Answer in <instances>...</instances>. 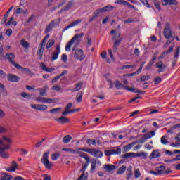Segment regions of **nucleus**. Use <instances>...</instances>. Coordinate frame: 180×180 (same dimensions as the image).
<instances>
[{
    "label": "nucleus",
    "instance_id": "393cba45",
    "mask_svg": "<svg viewBox=\"0 0 180 180\" xmlns=\"http://www.w3.org/2000/svg\"><path fill=\"white\" fill-rule=\"evenodd\" d=\"M54 25H56V22L54 21H51L47 26L45 30V33H49V32H51L53 27H54Z\"/></svg>",
    "mask_w": 180,
    "mask_h": 180
},
{
    "label": "nucleus",
    "instance_id": "20e7f679",
    "mask_svg": "<svg viewBox=\"0 0 180 180\" xmlns=\"http://www.w3.org/2000/svg\"><path fill=\"white\" fill-rule=\"evenodd\" d=\"M73 57L75 60H79V61H83L85 60V55L84 54V51L82 49L77 48L75 50V46L72 49Z\"/></svg>",
    "mask_w": 180,
    "mask_h": 180
},
{
    "label": "nucleus",
    "instance_id": "c03bdc74",
    "mask_svg": "<svg viewBox=\"0 0 180 180\" xmlns=\"http://www.w3.org/2000/svg\"><path fill=\"white\" fill-rule=\"evenodd\" d=\"M111 153L112 155L114 154L120 155L122 153V149L120 148H117V149H111Z\"/></svg>",
    "mask_w": 180,
    "mask_h": 180
},
{
    "label": "nucleus",
    "instance_id": "a211bd4d",
    "mask_svg": "<svg viewBox=\"0 0 180 180\" xmlns=\"http://www.w3.org/2000/svg\"><path fill=\"white\" fill-rule=\"evenodd\" d=\"M117 169V166L113 165H105L104 169L107 172H110L111 171H115V169Z\"/></svg>",
    "mask_w": 180,
    "mask_h": 180
},
{
    "label": "nucleus",
    "instance_id": "4d7b16f0",
    "mask_svg": "<svg viewBox=\"0 0 180 180\" xmlns=\"http://www.w3.org/2000/svg\"><path fill=\"white\" fill-rule=\"evenodd\" d=\"M141 176V173H140V170L139 169H136L134 172V177L140 178Z\"/></svg>",
    "mask_w": 180,
    "mask_h": 180
},
{
    "label": "nucleus",
    "instance_id": "e433bc0d",
    "mask_svg": "<svg viewBox=\"0 0 180 180\" xmlns=\"http://www.w3.org/2000/svg\"><path fill=\"white\" fill-rule=\"evenodd\" d=\"M41 67L42 70H44V71H46V72H52V71H54V68H47V66H46V65H44V63H42L41 65Z\"/></svg>",
    "mask_w": 180,
    "mask_h": 180
},
{
    "label": "nucleus",
    "instance_id": "a878e982",
    "mask_svg": "<svg viewBox=\"0 0 180 180\" xmlns=\"http://www.w3.org/2000/svg\"><path fill=\"white\" fill-rule=\"evenodd\" d=\"M127 167L125 165H122L120 167L117 171V175H123L124 172H126Z\"/></svg>",
    "mask_w": 180,
    "mask_h": 180
},
{
    "label": "nucleus",
    "instance_id": "5fc2aeb1",
    "mask_svg": "<svg viewBox=\"0 0 180 180\" xmlns=\"http://www.w3.org/2000/svg\"><path fill=\"white\" fill-rule=\"evenodd\" d=\"M160 141L162 144H168V140H167V136H162Z\"/></svg>",
    "mask_w": 180,
    "mask_h": 180
},
{
    "label": "nucleus",
    "instance_id": "79ce46f5",
    "mask_svg": "<svg viewBox=\"0 0 180 180\" xmlns=\"http://www.w3.org/2000/svg\"><path fill=\"white\" fill-rule=\"evenodd\" d=\"M86 143L89 146H96V141L94 139H87Z\"/></svg>",
    "mask_w": 180,
    "mask_h": 180
},
{
    "label": "nucleus",
    "instance_id": "0eeeda50",
    "mask_svg": "<svg viewBox=\"0 0 180 180\" xmlns=\"http://www.w3.org/2000/svg\"><path fill=\"white\" fill-rule=\"evenodd\" d=\"M11 64H12L17 70H20L22 72H25V74H30V75H33V72L30 71V69L27 68H23L20 65L16 63L15 61H11Z\"/></svg>",
    "mask_w": 180,
    "mask_h": 180
},
{
    "label": "nucleus",
    "instance_id": "2f4dec72",
    "mask_svg": "<svg viewBox=\"0 0 180 180\" xmlns=\"http://www.w3.org/2000/svg\"><path fill=\"white\" fill-rule=\"evenodd\" d=\"M131 157H133L134 158H136V153H125L122 155V158H126L127 160L129 159V158H131Z\"/></svg>",
    "mask_w": 180,
    "mask_h": 180
},
{
    "label": "nucleus",
    "instance_id": "1a4fd4ad",
    "mask_svg": "<svg viewBox=\"0 0 180 180\" xmlns=\"http://www.w3.org/2000/svg\"><path fill=\"white\" fill-rule=\"evenodd\" d=\"M35 101L37 102H41V103H56L57 101H56L54 98H46V97H37L35 98Z\"/></svg>",
    "mask_w": 180,
    "mask_h": 180
},
{
    "label": "nucleus",
    "instance_id": "8fccbe9b",
    "mask_svg": "<svg viewBox=\"0 0 180 180\" xmlns=\"http://www.w3.org/2000/svg\"><path fill=\"white\" fill-rule=\"evenodd\" d=\"M127 1H124V0H116L115 1V4H116V5H124V6H126V3H127Z\"/></svg>",
    "mask_w": 180,
    "mask_h": 180
},
{
    "label": "nucleus",
    "instance_id": "774afa93",
    "mask_svg": "<svg viewBox=\"0 0 180 180\" xmlns=\"http://www.w3.org/2000/svg\"><path fill=\"white\" fill-rule=\"evenodd\" d=\"M12 178H13V176H12L11 175H5L4 177H3V179H2V180H11V179H12Z\"/></svg>",
    "mask_w": 180,
    "mask_h": 180
},
{
    "label": "nucleus",
    "instance_id": "7c9ffc66",
    "mask_svg": "<svg viewBox=\"0 0 180 180\" xmlns=\"http://www.w3.org/2000/svg\"><path fill=\"white\" fill-rule=\"evenodd\" d=\"M60 155H61V153L60 152H56L53 153L51 155L52 161H57V159L60 158Z\"/></svg>",
    "mask_w": 180,
    "mask_h": 180
},
{
    "label": "nucleus",
    "instance_id": "bf43d9fd",
    "mask_svg": "<svg viewBox=\"0 0 180 180\" xmlns=\"http://www.w3.org/2000/svg\"><path fill=\"white\" fill-rule=\"evenodd\" d=\"M166 65L164 64V63H162V61H158L157 63H156V68H161V67H164Z\"/></svg>",
    "mask_w": 180,
    "mask_h": 180
},
{
    "label": "nucleus",
    "instance_id": "cd10ccee",
    "mask_svg": "<svg viewBox=\"0 0 180 180\" xmlns=\"http://www.w3.org/2000/svg\"><path fill=\"white\" fill-rule=\"evenodd\" d=\"M0 92L3 96H8V91L6 90L5 86L0 83Z\"/></svg>",
    "mask_w": 180,
    "mask_h": 180
},
{
    "label": "nucleus",
    "instance_id": "6ab92c4d",
    "mask_svg": "<svg viewBox=\"0 0 180 180\" xmlns=\"http://www.w3.org/2000/svg\"><path fill=\"white\" fill-rule=\"evenodd\" d=\"M72 108V103H69L67 106L65 108V111L62 112V115L63 116H65L67 115H69V113H71V108Z\"/></svg>",
    "mask_w": 180,
    "mask_h": 180
},
{
    "label": "nucleus",
    "instance_id": "f8f14e48",
    "mask_svg": "<svg viewBox=\"0 0 180 180\" xmlns=\"http://www.w3.org/2000/svg\"><path fill=\"white\" fill-rule=\"evenodd\" d=\"M7 79L10 82H18V81L20 80V77H19V76H16L15 75L8 74V75H7Z\"/></svg>",
    "mask_w": 180,
    "mask_h": 180
},
{
    "label": "nucleus",
    "instance_id": "680f3d73",
    "mask_svg": "<svg viewBox=\"0 0 180 180\" xmlns=\"http://www.w3.org/2000/svg\"><path fill=\"white\" fill-rule=\"evenodd\" d=\"M150 75L142 76L141 77V81L144 82L146 81H148V79H150Z\"/></svg>",
    "mask_w": 180,
    "mask_h": 180
},
{
    "label": "nucleus",
    "instance_id": "6e6552de",
    "mask_svg": "<svg viewBox=\"0 0 180 180\" xmlns=\"http://www.w3.org/2000/svg\"><path fill=\"white\" fill-rule=\"evenodd\" d=\"M79 157H81L82 158H84L86 160V164H84L82 169L81 171L84 172L85 169H86V168H88V165H89V162H91V159L89 158V156H88V154L82 152L81 153H79Z\"/></svg>",
    "mask_w": 180,
    "mask_h": 180
},
{
    "label": "nucleus",
    "instance_id": "2eb2a0df",
    "mask_svg": "<svg viewBox=\"0 0 180 180\" xmlns=\"http://www.w3.org/2000/svg\"><path fill=\"white\" fill-rule=\"evenodd\" d=\"M158 157H161V153H160V150L156 149L154 150L149 156L150 160H153L155 158H158Z\"/></svg>",
    "mask_w": 180,
    "mask_h": 180
},
{
    "label": "nucleus",
    "instance_id": "39448f33",
    "mask_svg": "<svg viewBox=\"0 0 180 180\" xmlns=\"http://www.w3.org/2000/svg\"><path fill=\"white\" fill-rule=\"evenodd\" d=\"M49 155H50V152H45L42 155L41 162L44 164L46 169H51V167H53V162L49 161Z\"/></svg>",
    "mask_w": 180,
    "mask_h": 180
},
{
    "label": "nucleus",
    "instance_id": "3c124183",
    "mask_svg": "<svg viewBox=\"0 0 180 180\" xmlns=\"http://www.w3.org/2000/svg\"><path fill=\"white\" fill-rule=\"evenodd\" d=\"M61 110V108H53L50 110V113L52 115L54 113H58Z\"/></svg>",
    "mask_w": 180,
    "mask_h": 180
},
{
    "label": "nucleus",
    "instance_id": "5701e85b",
    "mask_svg": "<svg viewBox=\"0 0 180 180\" xmlns=\"http://www.w3.org/2000/svg\"><path fill=\"white\" fill-rule=\"evenodd\" d=\"M174 47H175V44L172 43V46L168 49L167 51L163 52V53L160 56V58H164V57H165L167 54H169V53H171V51L174 50Z\"/></svg>",
    "mask_w": 180,
    "mask_h": 180
},
{
    "label": "nucleus",
    "instance_id": "473e14b6",
    "mask_svg": "<svg viewBox=\"0 0 180 180\" xmlns=\"http://www.w3.org/2000/svg\"><path fill=\"white\" fill-rule=\"evenodd\" d=\"M72 140V137H71V135H66L63 139V142L64 144H68L69 141H71Z\"/></svg>",
    "mask_w": 180,
    "mask_h": 180
},
{
    "label": "nucleus",
    "instance_id": "6e6d98bb",
    "mask_svg": "<svg viewBox=\"0 0 180 180\" xmlns=\"http://www.w3.org/2000/svg\"><path fill=\"white\" fill-rule=\"evenodd\" d=\"M122 40H123V39H122V38H120L118 40L116 39L114 42V46L119 47V46H120V43H122Z\"/></svg>",
    "mask_w": 180,
    "mask_h": 180
},
{
    "label": "nucleus",
    "instance_id": "a18cd8bd",
    "mask_svg": "<svg viewBox=\"0 0 180 180\" xmlns=\"http://www.w3.org/2000/svg\"><path fill=\"white\" fill-rule=\"evenodd\" d=\"M6 57L10 60V63H11V61H13L12 60H15V54L13 53H6Z\"/></svg>",
    "mask_w": 180,
    "mask_h": 180
},
{
    "label": "nucleus",
    "instance_id": "864d4df0",
    "mask_svg": "<svg viewBox=\"0 0 180 180\" xmlns=\"http://www.w3.org/2000/svg\"><path fill=\"white\" fill-rule=\"evenodd\" d=\"M6 170L8 171V172H15V171H16V169L13 166H12L6 167Z\"/></svg>",
    "mask_w": 180,
    "mask_h": 180
},
{
    "label": "nucleus",
    "instance_id": "72a5a7b5",
    "mask_svg": "<svg viewBox=\"0 0 180 180\" xmlns=\"http://www.w3.org/2000/svg\"><path fill=\"white\" fill-rule=\"evenodd\" d=\"M20 43L21 46L24 47V49H29L30 47V44H29V42L26 41L25 39H22Z\"/></svg>",
    "mask_w": 180,
    "mask_h": 180
},
{
    "label": "nucleus",
    "instance_id": "b1692460",
    "mask_svg": "<svg viewBox=\"0 0 180 180\" xmlns=\"http://www.w3.org/2000/svg\"><path fill=\"white\" fill-rule=\"evenodd\" d=\"M136 144H137V141H134V142L125 146L124 148V151H130V150H131V148H133V147H134V146H136Z\"/></svg>",
    "mask_w": 180,
    "mask_h": 180
},
{
    "label": "nucleus",
    "instance_id": "09e8293b",
    "mask_svg": "<svg viewBox=\"0 0 180 180\" xmlns=\"http://www.w3.org/2000/svg\"><path fill=\"white\" fill-rule=\"evenodd\" d=\"M135 157H143L146 158L147 157V153L146 152H141L135 154Z\"/></svg>",
    "mask_w": 180,
    "mask_h": 180
},
{
    "label": "nucleus",
    "instance_id": "58836bf2",
    "mask_svg": "<svg viewBox=\"0 0 180 180\" xmlns=\"http://www.w3.org/2000/svg\"><path fill=\"white\" fill-rule=\"evenodd\" d=\"M84 36H85V33L82 32L80 34H75L72 39L75 42V40H78V39H81V37H84Z\"/></svg>",
    "mask_w": 180,
    "mask_h": 180
},
{
    "label": "nucleus",
    "instance_id": "c9c22d12",
    "mask_svg": "<svg viewBox=\"0 0 180 180\" xmlns=\"http://www.w3.org/2000/svg\"><path fill=\"white\" fill-rule=\"evenodd\" d=\"M143 136L146 137L147 140H148V139H151V137L155 136V131H152L150 132L146 133L143 134Z\"/></svg>",
    "mask_w": 180,
    "mask_h": 180
},
{
    "label": "nucleus",
    "instance_id": "7ed1b4c3",
    "mask_svg": "<svg viewBox=\"0 0 180 180\" xmlns=\"http://www.w3.org/2000/svg\"><path fill=\"white\" fill-rule=\"evenodd\" d=\"M49 39H50V34L46 35L39 44V49L37 55L39 60H41L43 58V53H44V48L46 47V41H47Z\"/></svg>",
    "mask_w": 180,
    "mask_h": 180
},
{
    "label": "nucleus",
    "instance_id": "423d86ee",
    "mask_svg": "<svg viewBox=\"0 0 180 180\" xmlns=\"http://www.w3.org/2000/svg\"><path fill=\"white\" fill-rule=\"evenodd\" d=\"M82 151H84V153H88L93 155V157H96V158H101V157H103V153L101 150L94 148H86V149H79Z\"/></svg>",
    "mask_w": 180,
    "mask_h": 180
},
{
    "label": "nucleus",
    "instance_id": "69168bd1",
    "mask_svg": "<svg viewBox=\"0 0 180 180\" xmlns=\"http://www.w3.org/2000/svg\"><path fill=\"white\" fill-rule=\"evenodd\" d=\"M8 131V129L5 128L4 127L0 126V133L1 134H4Z\"/></svg>",
    "mask_w": 180,
    "mask_h": 180
},
{
    "label": "nucleus",
    "instance_id": "bb28decb",
    "mask_svg": "<svg viewBox=\"0 0 180 180\" xmlns=\"http://www.w3.org/2000/svg\"><path fill=\"white\" fill-rule=\"evenodd\" d=\"M82 86H84V83L82 82L77 83L76 85H75V88L71 91L72 92H77V91H79V89H81Z\"/></svg>",
    "mask_w": 180,
    "mask_h": 180
},
{
    "label": "nucleus",
    "instance_id": "aec40b11",
    "mask_svg": "<svg viewBox=\"0 0 180 180\" xmlns=\"http://www.w3.org/2000/svg\"><path fill=\"white\" fill-rule=\"evenodd\" d=\"M127 174V180H130L131 176H133V167L129 166L126 172Z\"/></svg>",
    "mask_w": 180,
    "mask_h": 180
},
{
    "label": "nucleus",
    "instance_id": "9b49d317",
    "mask_svg": "<svg viewBox=\"0 0 180 180\" xmlns=\"http://www.w3.org/2000/svg\"><path fill=\"white\" fill-rule=\"evenodd\" d=\"M74 6V0L68 1V3L58 12L59 14H61L64 12H68L71 7Z\"/></svg>",
    "mask_w": 180,
    "mask_h": 180
},
{
    "label": "nucleus",
    "instance_id": "f704fd0d",
    "mask_svg": "<svg viewBox=\"0 0 180 180\" xmlns=\"http://www.w3.org/2000/svg\"><path fill=\"white\" fill-rule=\"evenodd\" d=\"M101 13H103V10H102V8L96 10V11L93 13V15H94V18H99V15H101Z\"/></svg>",
    "mask_w": 180,
    "mask_h": 180
},
{
    "label": "nucleus",
    "instance_id": "f257e3e1",
    "mask_svg": "<svg viewBox=\"0 0 180 180\" xmlns=\"http://www.w3.org/2000/svg\"><path fill=\"white\" fill-rule=\"evenodd\" d=\"M4 141H6L8 144H5ZM11 143H12V140L6 136H3L2 139H0V157L1 158H9V154L5 151L9 150Z\"/></svg>",
    "mask_w": 180,
    "mask_h": 180
},
{
    "label": "nucleus",
    "instance_id": "de8ad7c7",
    "mask_svg": "<svg viewBox=\"0 0 180 180\" xmlns=\"http://www.w3.org/2000/svg\"><path fill=\"white\" fill-rule=\"evenodd\" d=\"M172 170L169 169H167L165 171L163 170H159V174H165V175H169V174H172Z\"/></svg>",
    "mask_w": 180,
    "mask_h": 180
},
{
    "label": "nucleus",
    "instance_id": "4468645a",
    "mask_svg": "<svg viewBox=\"0 0 180 180\" xmlns=\"http://www.w3.org/2000/svg\"><path fill=\"white\" fill-rule=\"evenodd\" d=\"M162 5H163V6H167V5H174L176 6L178 5V2L176 0H162Z\"/></svg>",
    "mask_w": 180,
    "mask_h": 180
},
{
    "label": "nucleus",
    "instance_id": "603ef678",
    "mask_svg": "<svg viewBox=\"0 0 180 180\" xmlns=\"http://www.w3.org/2000/svg\"><path fill=\"white\" fill-rule=\"evenodd\" d=\"M136 67L135 65H124L121 68V70H127V68H134Z\"/></svg>",
    "mask_w": 180,
    "mask_h": 180
},
{
    "label": "nucleus",
    "instance_id": "13d9d810",
    "mask_svg": "<svg viewBox=\"0 0 180 180\" xmlns=\"http://www.w3.org/2000/svg\"><path fill=\"white\" fill-rule=\"evenodd\" d=\"M18 151H20L21 155H26L28 153L27 150L23 148L18 149Z\"/></svg>",
    "mask_w": 180,
    "mask_h": 180
},
{
    "label": "nucleus",
    "instance_id": "9d476101",
    "mask_svg": "<svg viewBox=\"0 0 180 180\" xmlns=\"http://www.w3.org/2000/svg\"><path fill=\"white\" fill-rule=\"evenodd\" d=\"M30 107L32 109H35L36 110H40L42 112L43 110H47V105L44 104H31Z\"/></svg>",
    "mask_w": 180,
    "mask_h": 180
},
{
    "label": "nucleus",
    "instance_id": "ddd939ff",
    "mask_svg": "<svg viewBox=\"0 0 180 180\" xmlns=\"http://www.w3.org/2000/svg\"><path fill=\"white\" fill-rule=\"evenodd\" d=\"M81 22H82V20L81 19H78L72 22L69 25L64 28V32H65V30H68V29H71V27H74V26H78Z\"/></svg>",
    "mask_w": 180,
    "mask_h": 180
},
{
    "label": "nucleus",
    "instance_id": "49530a36",
    "mask_svg": "<svg viewBox=\"0 0 180 180\" xmlns=\"http://www.w3.org/2000/svg\"><path fill=\"white\" fill-rule=\"evenodd\" d=\"M21 96L25 99H30L32 98V94L26 92L21 93Z\"/></svg>",
    "mask_w": 180,
    "mask_h": 180
},
{
    "label": "nucleus",
    "instance_id": "0e129e2a",
    "mask_svg": "<svg viewBox=\"0 0 180 180\" xmlns=\"http://www.w3.org/2000/svg\"><path fill=\"white\" fill-rule=\"evenodd\" d=\"M52 91H61V86L55 85L51 88Z\"/></svg>",
    "mask_w": 180,
    "mask_h": 180
},
{
    "label": "nucleus",
    "instance_id": "c85d7f7f",
    "mask_svg": "<svg viewBox=\"0 0 180 180\" xmlns=\"http://www.w3.org/2000/svg\"><path fill=\"white\" fill-rule=\"evenodd\" d=\"M103 13L105 12H110L112 9H115V7L113 6L108 5L103 8H101Z\"/></svg>",
    "mask_w": 180,
    "mask_h": 180
},
{
    "label": "nucleus",
    "instance_id": "338daca9",
    "mask_svg": "<svg viewBox=\"0 0 180 180\" xmlns=\"http://www.w3.org/2000/svg\"><path fill=\"white\" fill-rule=\"evenodd\" d=\"M120 37V32H117L114 34V37H112V40H117Z\"/></svg>",
    "mask_w": 180,
    "mask_h": 180
},
{
    "label": "nucleus",
    "instance_id": "37998d69",
    "mask_svg": "<svg viewBox=\"0 0 180 180\" xmlns=\"http://www.w3.org/2000/svg\"><path fill=\"white\" fill-rule=\"evenodd\" d=\"M115 88L117 89H120V88H124V86H124L123 84L120 83V82H119L117 80L115 82Z\"/></svg>",
    "mask_w": 180,
    "mask_h": 180
},
{
    "label": "nucleus",
    "instance_id": "a19ab883",
    "mask_svg": "<svg viewBox=\"0 0 180 180\" xmlns=\"http://www.w3.org/2000/svg\"><path fill=\"white\" fill-rule=\"evenodd\" d=\"M76 99L78 103H81V102L82 101V91H79L77 94Z\"/></svg>",
    "mask_w": 180,
    "mask_h": 180
},
{
    "label": "nucleus",
    "instance_id": "dca6fc26",
    "mask_svg": "<svg viewBox=\"0 0 180 180\" xmlns=\"http://www.w3.org/2000/svg\"><path fill=\"white\" fill-rule=\"evenodd\" d=\"M156 60H157V56L153 55V57H152L151 60L146 66V71H150V70H151V68H153V65L154 64V63H155Z\"/></svg>",
    "mask_w": 180,
    "mask_h": 180
},
{
    "label": "nucleus",
    "instance_id": "e2e57ef3",
    "mask_svg": "<svg viewBox=\"0 0 180 180\" xmlns=\"http://www.w3.org/2000/svg\"><path fill=\"white\" fill-rule=\"evenodd\" d=\"M140 1L143 4V5L146 6V8H150V4H148V1H147V0H140Z\"/></svg>",
    "mask_w": 180,
    "mask_h": 180
},
{
    "label": "nucleus",
    "instance_id": "052dcab7",
    "mask_svg": "<svg viewBox=\"0 0 180 180\" xmlns=\"http://www.w3.org/2000/svg\"><path fill=\"white\" fill-rule=\"evenodd\" d=\"M179 53H180V47L177 46L176 51L174 53V59L178 58V56H179Z\"/></svg>",
    "mask_w": 180,
    "mask_h": 180
},
{
    "label": "nucleus",
    "instance_id": "412c9836",
    "mask_svg": "<svg viewBox=\"0 0 180 180\" xmlns=\"http://www.w3.org/2000/svg\"><path fill=\"white\" fill-rule=\"evenodd\" d=\"M47 89H49V87L46 85L44 88L37 89V91H39L40 96H46L47 95Z\"/></svg>",
    "mask_w": 180,
    "mask_h": 180
},
{
    "label": "nucleus",
    "instance_id": "ea45409f",
    "mask_svg": "<svg viewBox=\"0 0 180 180\" xmlns=\"http://www.w3.org/2000/svg\"><path fill=\"white\" fill-rule=\"evenodd\" d=\"M16 15H20L21 13H24V15H26L27 13V10H23L22 8H17L15 10Z\"/></svg>",
    "mask_w": 180,
    "mask_h": 180
},
{
    "label": "nucleus",
    "instance_id": "4c0bfd02",
    "mask_svg": "<svg viewBox=\"0 0 180 180\" xmlns=\"http://www.w3.org/2000/svg\"><path fill=\"white\" fill-rule=\"evenodd\" d=\"M56 41L54 39H49L48 42L46 43V48L50 49L51 47H53V46L55 44Z\"/></svg>",
    "mask_w": 180,
    "mask_h": 180
},
{
    "label": "nucleus",
    "instance_id": "f3484780",
    "mask_svg": "<svg viewBox=\"0 0 180 180\" xmlns=\"http://www.w3.org/2000/svg\"><path fill=\"white\" fill-rule=\"evenodd\" d=\"M61 53V51L60 50V45H58L56 46V51L53 53L51 61H54L58 58V55Z\"/></svg>",
    "mask_w": 180,
    "mask_h": 180
},
{
    "label": "nucleus",
    "instance_id": "f03ea898",
    "mask_svg": "<svg viewBox=\"0 0 180 180\" xmlns=\"http://www.w3.org/2000/svg\"><path fill=\"white\" fill-rule=\"evenodd\" d=\"M163 36L169 41H174L175 40V32L171 30V25L169 22L166 23L163 31Z\"/></svg>",
    "mask_w": 180,
    "mask_h": 180
},
{
    "label": "nucleus",
    "instance_id": "4be33fe9",
    "mask_svg": "<svg viewBox=\"0 0 180 180\" xmlns=\"http://www.w3.org/2000/svg\"><path fill=\"white\" fill-rule=\"evenodd\" d=\"M56 122H59V123H61V124H64V123H70V119L65 117H60L59 118L55 119Z\"/></svg>",
    "mask_w": 180,
    "mask_h": 180
},
{
    "label": "nucleus",
    "instance_id": "c756f323",
    "mask_svg": "<svg viewBox=\"0 0 180 180\" xmlns=\"http://www.w3.org/2000/svg\"><path fill=\"white\" fill-rule=\"evenodd\" d=\"M74 43H75V42L71 39L70 41L67 44L66 46H65V51L68 52L71 51V47H72V44H74Z\"/></svg>",
    "mask_w": 180,
    "mask_h": 180
}]
</instances>
